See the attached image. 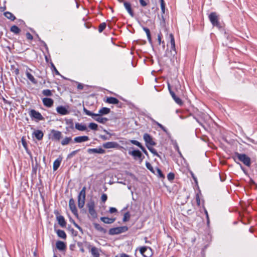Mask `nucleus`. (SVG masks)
Listing matches in <instances>:
<instances>
[{"label": "nucleus", "instance_id": "nucleus-5", "mask_svg": "<svg viewBox=\"0 0 257 257\" xmlns=\"http://www.w3.org/2000/svg\"><path fill=\"white\" fill-rule=\"evenodd\" d=\"M140 251L144 257H151L153 254L152 249L150 247H142L140 249Z\"/></svg>", "mask_w": 257, "mask_h": 257}, {"label": "nucleus", "instance_id": "nucleus-32", "mask_svg": "<svg viewBox=\"0 0 257 257\" xmlns=\"http://www.w3.org/2000/svg\"><path fill=\"white\" fill-rule=\"evenodd\" d=\"M72 140L71 137H65L63 140L61 141V144L63 146L67 145L69 144Z\"/></svg>", "mask_w": 257, "mask_h": 257}, {"label": "nucleus", "instance_id": "nucleus-4", "mask_svg": "<svg viewBox=\"0 0 257 257\" xmlns=\"http://www.w3.org/2000/svg\"><path fill=\"white\" fill-rule=\"evenodd\" d=\"M236 156L238 160L246 166H249L250 165V159L246 155L236 153Z\"/></svg>", "mask_w": 257, "mask_h": 257}, {"label": "nucleus", "instance_id": "nucleus-53", "mask_svg": "<svg viewBox=\"0 0 257 257\" xmlns=\"http://www.w3.org/2000/svg\"><path fill=\"white\" fill-rule=\"evenodd\" d=\"M89 212L91 215L95 214V211L92 208H89Z\"/></svg>", "mask_w": 257, "mask_h": 257}, {"label": "nucleus", "instance_id": "nucleus-45", "mask_svg": "<svg viewBox=\"0 0 257 257\" xmlns=\"http://www.w3.org/2000/svg\"><path fill=\"white\" fill-rule=\"evenodd\" d=\"M107 195L105 194H103L101 195V199L102 202H105L106 200H107Z\"/></svg>", "mask_w": 257, "mask_h": 257}, {"label": "nucleus", "instance_id": "nucleus-47", "mask_svg": "<svg viewBox=\"0 0 257 257\" xmlns=\"http://www.w3.org/2000/svg\"><path fill=\"white\" fill-rule=\"evenodd\" d=\"M26 37L28 40H32L33 39V36L30 33H26Z\"/></svg>", "mask_w": 257, "mask_h": 257}, {"label": "nucleus", "instance_id": "nucleus-27", "mask_svg": "<svg viewBox=\"0 0 257 257\" xmlns=\"http://www.w3.org/2000/svg\"><path fill=\"white\" fill-rule=\"evenodd\" d=\"M170 44H171V48L176 53L175 39H174V36L172 34H170Z\"/></svg>", "mask_w": 257, "mask_h": 257}, {"label": "nucleus", "instance_id": "nucleus-39", "mask_svg": "<svg viewBox=\"0 0 257 257\" xmlns=\"http://www.w3.org/2000/svg\"><path fill=\"white\" fill-rule=\"evenodd\" d=\"M98 125L96 123L91 122L89 124V127L92 130H96L97 129Z\"/></svg>", "mask_w": 257, "mask_h": 257}, {"label": "nucleus", "instance_id": "nucleus-22", "mask_svg": "<svg viewBox=\"0 0 257 257\" xmlns=\"http://www.w3.org/2000/svg\"><path fill=\"white\" fill-rule=\"evenodd\" d=\"M171 95L173 98V99L175 100V101L178 104L181 105L183 104V102L181 100V99L178 97L175 94V93L173 91H171Z\"/></svg>", "mask_w": 257, "mask_h": 257}, {"label": "nucleus", "instance_id": "nucleus-34", "mask_svg": "<svg viewBox=\"0 0 257 257\" xmlns=\"http://www.w3.org/2000/svg\"><path fill=\"white\" fill-rule=\"evenodd\" d=\"M147 148L153 154L158 157H160V156L157 152L156 150L154 149L152 146H148V145H147Z\"/></svg>", "mask_w": 257, "mask_h": 257}, {"label": "nucleus", "instance_id": "nucleus-64", "mask_svg": "<svg viewBox=\"0 0 257 257\" xmlns=\"http://www.w3.org/2000/svg\"><path fill=\"white\" fill-rule=\"evenodd\" d=\"M160 2H161V4H165L164 0H160Z\"/></svg>", "mask_w": 257, "mask_h": 257}, {"label": "nucleus", "instance_id": "nucleus-44", "mask_svg": "<svg viewBox=\"0 0 257 257\" xmlns=\"http://www.w3.org/2000/svg\"><path fill=\"white\" fill-rule=\"evenodd\" d=\"M174 174L172 173H170L168 174L167 178L169 180H172L174 179Z\"/></svg>", "mask_w": 257, "mask_h": 257}, {"label": "nucleus", "instance_id": "nucleus-26", "mask_svg": "<svg viewBox=\"0 0 257 257\" xmlns=\"http://www.w3.org/2000/svg\"><path fill=\"white\" fill-rule=\"evenodd\" d=\"M91 253L94 257H99L100 255L99 249L95 246L91 247Z\"/></svg>", "mask_w": 257, "mask_h": 257}, {"label": "nucleus", "instance_id": "nucleus-12", "mask_svg": "<svg viewBox=\"0 0 257 257\" xmlns=\"http://www.w3.org/2000/svg\"><path fill=\"white\" fill-rule=\"evenodd\" d=\"M89 140V138L88 136H79L75 137L74 139V141L76 143H81L82 142H86Z\"/></svg>", "mask_w": 257, "mask_h": 257}, {"label": "nucleus", "instance_id": "nucleus-21", "mask_svg": "<svg viewBox=\"0 0 257 257\" xmlns=\"http://www.w3.org/2000/svg\"><path fill=\"white\" fill-rule=\"evenodd\" d=\"M57 220L58 221L59 224L61 227H65L66 226V222L63 216H62L61 215L58 216L57 217Z\"/></svg>", "mask_w": 257, "mask_h": 257}, {"label": "nucleus", "instance_id": "nucleus-55", "mask_svg": "<svg viewBox=\"0 0 257 257\" xmlns=\"http://www.w3.org/2000/svg\"><path fill=\"white\" fill-rule=\"evenodd\" d=\"M52 67H53L54 70L55 71L56 74L57 75H60L59 72H58V71L57 70V69L55 68V67L54 66V65L53 64H52Z\"/></svg>", "mask_w": 257, "mask_h": 257}, {"label": "nucleus", "instance_id": "nucleus-13", "mask_svg": "<svg viewBox=\"0 0 257 257\" xmlns=\"http://www.w3.org/2000/svg\"><path fill=\"white\" fill-rule=\"evenodd\" d=\"M128 154L132 155L135 159L138 158L141 159V160H142L141 158L142 154L139 150H134L133 151H130L128 152Z\"/></svg>", "mask_w": 257, "mask_h": 257}, {"label": "nucleus", "instance_id": "nucleus-23", "mask_svg": "<svg viewBox=\"0 0 257 257\" xmlns=\"http://www.w3.org/2000/svg\"><path fill=\"white\" fill-rule=\"evenodd\" d=\"M33 134L38 140H42L44 136L42 131L40 130H37L34 132Z\"/></svg>", "mask_w": 257, "mask_h": 257}, {"label": "nucleus", "instance_id": "nucleus-30", "mask_svg": "<svg viewBox=\"0 0 257 257\" xmlns=\"http://www.w3.org/2000/svg\"><path fill=\"white\" fill-rule=\"evenodd\" d=\"M94 227L96 229H97L98 231L101 232L103 233H105L106 232V229L103 228L102 227H101L99 224L95 223L94 224Z\"/></svg>", "mask_w": 257, "mask_h": 257}, {"label": "nucleus", "instance_id": "nucleus-20", "mask_svg": "<svg viewBox=\"0 0 257 257\" xmlns=\"http://www.w3.org/2000/svg\"><path fill=\"white\" fill-rule=\"evenodd\" d=\"M75 127L76 129L80 131H85L87 130V127L85 124L78 122L75 123Z\"/></svg>", "mask_w": 257, "mask_h": 257}, {"label": "nucleus", "instance_id": "nucleus-8", "mask_svg": "<svg viewBox=\"0 0 257 257\" xmlns=\"http://www.w3.org/2000/svg\"><path fill=\"white\" fill-rule=\"evenodd\" d=\"M29 114L32 118L38 120H42L44 119V117L41 114L34 109H31Z\"/></svg>", "mask_w": 257, "mask_h": 257}, {"label": "nucleus", "instance_id": "nucleus-56", "mask_svg": "<svg viewBox=\"0 0 257 257\" xmlns=\"http://www.w3.org/2000/svg\"><path fill=\"white\" fill-rule=\"evenodd\" d=\"M77 152V150L74 151L72 152L69 155L70 156H73L76 154Z\"/></svg>", "mask_w": 257, "mask_h": 257}, {"label": "nucleus", "instance_id": "nucleus-11", "mask_svg": "<svg viewBox=\"0 0 257 257\" xmlns=\"http://www.w3.org/2000/svg\"><path fill=\"white\" fill-rule=\"evenodd\" d=\"M57 112L61 115H66L69 113L68 109L63 106H59L56 108Z\"/></svg>", "mask_w": 257, "mask_h": 257}, {"label": "nucleus", "instance_id": "nucleus-14", "mask_svg": "<svg viewBox=\"0 0 257 257\" xmlns=\"http://www.w3.org/2000/svg\"><path fill=\"white\" fill-rule=\"evenodd\" d=\"M31 69L28 68H27V70L26 71V74L27 77V78L29 79L30 81H31L34 84L37 83V81L34 78V77L33 76L32 74L30 73V71H31Z\"/></svg>", "mask_w": 257, "mask_h": 257}, {"label": "nucleus", "instance_id": "nucleus-57", "mask_svg": "<svg viewBox=\"0 0 257 257\" xmlns=\"http://www.w3.org/2000/svg\"><path fill=\"white\" fill-rule=\"evenodd\" d=\"M74 225L76 227H77L79 230H82L81 228L76 223H74Z\"/></svg>", "mask_w": 257, "mask_h": 257}, {"label": "nucleus", "instance_id": "nucleus-7", "mask_svg": "<svg viewBox=\"0 0 257 257\" xmlns=\"http://www.w3.org/2000/svg\"><path fill=\"white\" fill-rule=\"evenodd\" d=\"M209 18L214 26L219 27L218 17L215 13H211L209 16Z\"/></svg>", "mask_w": 257, "mask_h": 257}, {"label": "nucleus", "instance_id": "nucleus-43", "mask_svg": "<svg viewBox=\"0 0 257 257\" xmlns=\"http://www.w3.org/2000/svg\"><path fill=\"white\" fill-rule=\"evenodd\" d=\"M146 167L149 170H150L151 172H154V171H153V167L152 166V165L149 163V162H147L146 163Z\"/></svg>", "mask_w": 257, "mask_h": 257}, {"label": "nucleus", "instance_id": "nucleus-48", "mask_svg": "<svg viewBox=\"0 0 257 257\" xmlns=\"http://www.w3.org/2000/svg\"><path fill=\"white\" fill-rule=\"evenodd\" d=\"M156 124H157V125L160 128H161L163 131L164 132H166V128L160 123H159V122H156Z\"/></svg>", "mask_w": 257, "mask_h": 257}, {"label": "nucleus", "instance_id": "nucleus-50", "mask_svg": "<svg viewBox=\"0 0 257 257\" xmlns=\"http://www.w3.org/2000/svg\"><path fill=\"white\" fill-rule=\"evenodd\" d=\"M84 88L83 84L78 83L77 85V89L79 90H82Z\"/></svg>", "mask_w": 257, "mask_h": 257}, {"label": "nucleus", "instance_id": "nucleus-37", "mask_svg": "<svg viewBox=\"0 0 257 257\" xmlns=\"http://www.w3.org/2000/svg\"><path fill=\"white\" fill-rule=\"evenodd\" d=\"M130 214L128 212H127L126 213H124V215H123V222H126V221H127L129 220L130 218Z\"/></svg>", "mask_w": 257, "mask_h": 257}, {"label": "nucleus", "instance_id": "nucleus-18", "mask_svg": "<svg viewBox=\"0 0 257 257\" xmlns=\"http://www.w3.org/2000/svg\"><path fill=\"white\" fill-rule=\"evenodd\" d=\"M89 153H97V154H104L105 151L104 149L101 148H96V149H89L88 150Z\"/></svg>", "mask_w": 257, "mask_h": 257}, {"label": "nucleus", "instance_id": "nucleus-25", "mask_svg": "<svg viewBox=\"0 0 257 257\" xmlns=\"http://www.w3.org/2000/svg\"><path fill=\"white\" fill-rule=\"evenodd\" d=\"M56 247L58 249L63 250L66 248V245L64 242L62 241H58L56 242Z\"/></svg>", "mask_w": 257, "mask_h": 257}, {"label": "nucleus", "instance_id": "nucleus-15", "mask_svg": "<svg viewBox=\"0 0 257 257\" xmlns=\"http://www.w3.org/2000/svg\"><path fill=\"white\" fill-rule=\"evenodd\" d=\"M123 5L130 15L132 17H133L134 16V14L132 10L131 4L127 2H124Z\"/></svg>", "mask_w": 257, "mask_h": 257}, {"label": "nucleus", "instance_id": "nucleus-24", "mask_svg": "<svg viewBox=\"0 0 257 257\" xmlns=\"http://www.w3.org/2000/svg\"><path fill=\"white\" fill-rule=\"evenodd\" d=\"M100 220L105 223L111 224L115 221L114 218H110L106 217H102L100 218Z\"/></svg>", "mask_w": 257, "mask_h": 257}, {"label": "nucleus", "instance_id": "nucleus-35", "mask_svg": "<svg viewBox=\"0 0 257 257\" xmlns=\"http://www.w3.org/2000/svg\"><path fill=\"white\" fill-rule=\"evenodd\" d=\"M11 31L15 34H19L21 30L17 26L14 25L11 27Z\"/></svg>", "mask_w": 257, "mask_h": 257}, {"label": "nucleus", "instance_id": "nucleus-42", "mask_svg": "<svg viewBox=\"0 0 257 257\" xmlns=\"http://www.w3.org/2000/svg\"><path fill=\"white\" fill-rule=\"evenodd\" d=\"M106 27V24L105 23H101L98 28V31L99 32H102L103 30Z\"/></svg>", "mask_w": 257, "mask_h": 257}, {"label": "nucleus", "instance_id": "nucleus-41", "mask_svg": "<svg viewBox=\"0 0 257 257\" xmlns=\"http://www.w3.org/2000/svg\"><path fill=\"white\" fill-rule=\"evenodd\" d=\"M139 1L140 5L144 7L147 6L149 3V0H140Z\"/></svg>", "mask_w": 257, "mask_h": 257}, {"label": "nucleus", "instance_id": "nucleus-31", "mask_svg": "<svg viewBox=\"0 0 257 257\" xmlns=\"http://www.w3.org/2000/svg\"><path fill=\"white\" fill-rule=\"evenodd\" d=\"M57 234L58 236L63 239H65L66 238V234L64 231L62 230H58L57 231Z\"/></svg>", "mask_w": 257, "mask_h": 257}, {"label": "nucleus", "instance_id": "nucleus-51", "mask_svg": "<svg viewBox=\"0 0 257 257\" xmlns=\"http://www.w3.org/2000/svg\"><path fill=\"white\" fill-rule=\"evenodd\" d=\"M161 8L162 13L164 14L165 11V4H161Z\"/></svg>", "mask_w": 257, "mask_h": 257}, {"label": "nucleus", "instance_id": "nucleus-49", "mask_svg": "<svg viewBox=\"0 0 257 257\" xmlns=\"http://www.w3.org/2000/svg\"><path fill=\"white\" fill-rule=\"evenodd\" d=\"M109 211L110 213H113L116 212L117 211V209L114 207H110L109 208Z\"/></svg>", "mask_w": 257, "mask_h": 257}, {"label": "nucleus", "instance_id": "nucleus-9", "mask_svg": "<svg viewBox=\"0 0 257 257\" xmlns=\"http://www.w3.org/2000/svg\"><path fill=\"white\" fill-rule=\"evenodd\" d=\"M144 140L146 142V146H153L156 145V143L153 141L152 137L148 134H145L143 137Z\"/></svg>", "mask_w": 257, "mask_h": 257}, {"label": "nucleus", "instance_id": "nucleus-28", "mask_svg": "<svg viewBox=\"0 0 257 257\" xmlns=\"http://www.w3.org/2000/svg\"><path fill=\"white\" fill-rule=\"evenodd\" d=\"M61 160L57 159L53 163V169L54 171H56L59 167L61 163Z\"/></svg>", "mask_w": 257, "mask_h": 257}, {"label": "nucleus", "instance_id": "nucleus-61", "mask_svg": "<svg viewBox=\"0 0 257 257\" xmlns=\"http://www.w3.org/2000/svg\"><path fill=\"white\" fill-rule=\"evenodd\" d=\"M3 100H4V102H5V103H9V104L10 103L8 102V100H6L5 98H3Z\"/></svg>", "mask_w": 257, "mask_h": 257}, {"label": "nucleus", "instance_id": "nucleus-52", "mask_svg": "<svg viewBox=\"0 0 257 257\" xmlns=\"http://www.w3.org/2000/svg\"><path fill=\"white\" fill-rule=\"evenodd\" d=\"M22 145L24 146V147L26 149L27 148V143H26V141H25V140L24 139V138H22Z\"/></svg>", "mask_w": 257, "mask_h": 257}, {"label": "nucleus", "instance_id": "nucleus-3", "mask_svg": "<svg viewBox=\"0 0 257 257\" xmlns=\"http://www.w3.org/2000/svg\"><path fill=\"white\" fill-rule=\"evenodd\" d=\"M128 230L127 226H120L112 228L109 229V234L110 235L118 234L126 232Z\"/></svg>", "mask_w": 257, "mask_h": 257}, {"label": "nucleus", "instance_id": "nucleus-54", "mask_svg": "<svg viewBox=\"0 0 257 257\" xmlns=\"http://www.w3.org/2000/svg\"><path fill=\"white\" fill-rule=\"evenodd\" d=\"M119 257H130V256L125 253H122L119 254Z\"/></svg>", "mask_w": 257, "mask_h": 257}, {"label": "nucleus", "instance_id": "nucleus-1", "mask_svg": "<svg viewBox=\"0 0 257 257\" xmlns=\"http://www.w3.org/2000/svg\"><path fill=\"white\" fill-rule=\"evenodd\" d=\"M83 110L86 114L91 116L92 117L93 116H100L104 114H107L109 113L110 111V110L109 108L107 107H102L99 110L98 113H94L90 111L89 110H88L86 108H84Z\"/></svg>", "mask_w": 257, "mask_h": 257}, {"label": "nucleus", "instance_id": "nucleus-63", "mask_svg": "<svg viewBox=\"0 0 257 257\" xmlns=\"http://www.w3.org/2000/svg\"><path fill=\"white\" fill-rule=\"evenodd\" d=\"M3 100H4V102H5V103H9V104L10 103L8 102V100H6L5 98H3Z\"/></svg>", "mask_w": 257, "mask_h": 257}, {"label": "nucleus", "instance_id": "nucleus-17", "mask_svg": "<svg viewBox=\"0 0 257 257\" xmlns=\"http://www.w3.org/2000/svg\"><path fill=\"white\" fill-rule=\"evenodd\" d=\"M51 133L52 134V139L57 141H59L62 136V134L60 132L55 131V130H52L51 131Z\"/></svg>", "mask_w": 257, "mask_h": 257}, {"label": "nucleus", "instance_id": "nucleus-10", "mask_svg": "<svg viewBox=\"0 0 257 257\" xmlns=\"http://www.w3.org/2000/svg\"><path fill=\"white\" fill-rule=\"evenodd\" d=\"M69 206L73 213L75 215H77V210L73 199L71 198L70 199Z\"/></svg>", "mask_w": 257, "mask_h": 257}, {"label": "nucleus", "instance_id": "nucleus-58", "mask_svg": "<svg viewBox=\"0 0 257 257\" xmlns=\"http://www.w3.org/2000/svg\"><path fill=\"white\" fill-rule=\"evenodd\" d=\"M143 151V152L145 154H147V151L145 150V149L144 148V147L143 146V148H140Z\"/></svg>", "mask_w": 257, "mask_h": 257}, {"label": "nucleus", "instance_id": "nucleus-29", "mask_svg": "<svg viewBox=\"0 0 257 257\" xmlns=\"http://www.w3.org/2000/svg\"><path fill=\"white\" fill-rule=\"evenodd\" d=\"M4 15L6 17H7L8 19H10V20L11 21H14L15 20L16 18L14 16V15L10 13V12H5L4 13Z\"/></svg>", "mask_w": 257, "mask_h": 257}, {"label": "nucleus", "instance_id": "nucleus-36", "mask_svg": "<svg viewBox=\"0 0 257 257\" xmlns=\"http://www.w3.org/2000/svg\"><path fill=\"white\" fill-rule=\"evenodd\" d=\"M42 93L44 95L46 96H51L52 95V92L49 89H45L42 91Z\"/></svg>", "mask_w": 257, "mask_h": 257}, {"label": "nucleus", "instance_id": "nucleus-2", "mask_svg": "<svg viewBox=\"0 0 257 257\" xmlns=\"http://www.w3.org/2000/svg\"><path fill=\"white\" fill-rule=\"evenodd\" d=\"M86 187H83L78 196V206L81 208L84 206L85 200Z\"/></svg>", "mask_w": 257, "mask_h": 257}, {"label": "nucleus", "instance_id": "nucleus-46", "mask_svg": "<svg viewBox=\"0 0 257 257\" xmlns=\"http://www.w3.org/2000/svg\"><path fill=\"white\" fill-rule=\"evenodd\" d=\"M157 173L158 174V175L160 177L163 178H164V176L163 175L161 170L160 169L157 168Z\"/></svg>", "mask_w": 257, "mask_h": 257}, {"label": "nucleus", "instance_id": "nucleus-38", "mask_svg": "<svg viewBox=\"0 0 257 257\" xmlns=\"http://www.w3.org/2000/svg\"><path fill=\"white\" fill-rule=\"evenodd\" d=\"M130 142L132 144L138 146L140 148H143V146L142 145V144L136 140H131Z\"/></svg>", "mask_w": 257, "mask_h": 257}, {"label": "nucleus", "instance_id": "nucleus-6", "mask_svg": "<svg viewBox=\"0 0 257 257\" xmlns=\"http://www.w3.org/2000/svg\"><path fill=\"white\" fill-rule=\"evenodd\" d=\"M103 147L105 149H120L122 147L115 142H108L103 144Z\"/></svg>", "mask_w": 257, "mask_h": 257}, {"label": "nucleus", "instance_id": "nucleus-19", "mask_svg": "<svg viewBox=\"0 0 257 257\" xmlns=\"http://www.w3.org/2000/svg\"><path fill=\"white\" fill-rule=\"evenodd\" d=\"M105 101L106 103L113 104H117L119 102V100L113 97H107Z\"/></svg>", "mask_w": 257, "mask_h": 257}, {"label": "nucleus", "instance_id": "nucleus-33", "mask_svg": "<svg viewBox=\"0 0 257 257\" xmlns=\"http://www.w3.org/2000/svg\"><path fill=\"white\" fill-rule=\"evenodd\" d=\"M98 117L95 118V120H96L97 122L101 123H105L108 119L105 117H102L99 116H98Z\"/></svg>", "mask_w": 257, "mask_h": 257}, {"label": "nucleus", "instance_id": "nucleus-60", "mask_svg": "<svg viewBox=\"0 0 257 257\" xmlns=\"http://www.w3.org/2000/svg\"><path fill=\"white\" fill-rule=\"evenodd\" d=\"M158 39L159 44H161V36L160 35H158Z\"/></svg>", "mask_w": 257, "mask_h": 257}, {"label": "nucleus", "instance_id": "nucleus-62", "mask_svg": "<svg viewBox=\"0 0 257 257\" xmlns=\"http://www.w3.org/2000/svg\"><path fill=\"white\" fill-rule=\"evenodd\" d=\"M3 100H4V102H5V103H9V104L10 103L8 102V100H6L5 98H3Z\"/></svg>", "mask_w": 257, "mask_h": 257}, {"label": "nucleus", "instance_id": "nucleus-59", "mask_svg": "<svg viewBox=\"0 0 257 257\" xmlns=\"http://www.w3.org/2000/svg\"><path fill=\"white\" fill-rule=\"evenodd\" d=\"M168 89L169 90L170 93L171 94V91H173L171 90L170 85L169 83H168Z\"/></svg>", "mask_w": 257, "mask_h": 257}, {"label": "nucleus", "instance_id": "nucleus-16", "mask_svg": "<svg viewBox=\"0 0 257 257\" xmlns=\"http://www.w3.org/2000/svg\"><path fill=\"white\" fill-rule=\"evenodd\" d=\"M42 101L44 105L48 107H51L54 103L53 100L50 98H44Z\"/></svg>", "mask_w": 257, "mask_h": 257}, {"label": "nucleus", "instance_id": "nucleus-40", "mask_svg": "<svg viewBox=\"0 0 257 257\" xmlns=\"http://www.w3.org/2000/svg\"><path fill=\"white\" fill-rule=\"evenodd\" d=\"M143 29L147 34L148 40L150 41L151 40V37L149 29L147 28H144Z\"/></svg>", "mask_w": 257, "mask_h": 257}]
</instances>
